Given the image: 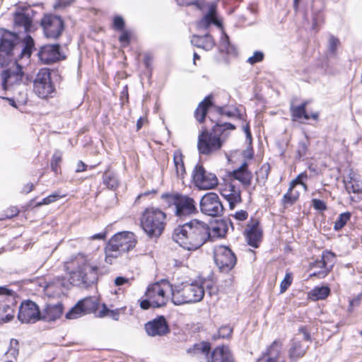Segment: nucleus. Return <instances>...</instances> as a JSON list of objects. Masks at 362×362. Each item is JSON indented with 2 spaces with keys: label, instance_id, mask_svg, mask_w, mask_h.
Masks as SVG:
<instances>
[{
  "label": "nucleus",
  "instance_id": "nucleus-41",
  "mask_svg": "<svg viewBox=\"0 0 362 362\" xmlns=\"http://www.w3.org/2000/svg\"><path fill=\"white\" fill-rule=\"evenodd\" d=\"M351 218V213L345 212L339 214L334 222V228L335 230H341Z\"/></svg>",
  "mask_w": 362,
  "mask_h": 362
},
{
  "label": "nucleus",
  "instance_id": "nucleus-16",
  "mask_svg": "<svg viewBox=\"0 0 362 362\" xmlns=\"http://www.w3.org/2000/svg\"><path fill=\"white\" fill-rule=\"evenodd\" d=\"M214 261L221 272H228L235 267L237 259L229 247L218 245L214 249Z\"/></svg>",
  "mask_w": 362,
  "mask_h": 362
},
{
  "label": "nucleus",
  "instance_id": "nucleus-48",
  "mask_svg": "<svg viewBox=\"0 0 362 362\" xmlns=\"http://www.w3.org/2000/svg\"><path fill=\"white\" fill-rule=\"evenodd\" d=\"M345 188L348 193H361L362 188L359 184H354L351 181L345 182Z\"/></svg>",
  "mask_w": 362,
  "mask_h": 362
},
{
  "label": "nucleus",
  "instance_id": "nucleus-19",
  "mask_svg": "<svg viewBox=\"0 0 362 362\" xmlns=\"http://www.w3.org/2000/svg\"><path fill=\"white\" fill-rule=\"evenodd\" d=\"M41 25L47 38H58L64 30V21L61 17L57 16H45L42 19Z\"/></svg>",
  "mask_w": 362,
  "mask_h": 362
},
{
  "label": "nucleus",
  "instance_id": "nucleus-38",
  "mask_svg": "<svg viewBox=\"0 0 362 362\" xmlns=\"http://www.w3.org/2000/svg\"><path fill=\"white\" fill-rule=\"evenodd\" d=\"M295 187V182H291L288 188V192L284 195L282 198V204L285 207L288 205L293 204L298 198V192H293V189Z\"/></svg>",
  "mask_w": 362,
  "mask_h": 362
},
{
  "label": "nucleus",
  "instance_id": "nucleus-14",
  "mask_svg": "<svg viewBox=\"0 0 362 362\" xmlns=\"http://www.w3.org/2000/svg\"><path fill=\"white\" fill-rule=\"evenodd\" d=\"M99 307V303L95 297H88L80 300L66 314L67 319H76L90 313L96 315Z\"/></svg>",
  "mask_w": 362,
  "mask_h": 362
},
{
  "label": "nucleus",
  "instance_id": "nucleus-20",
  "mask_svg": "<svg viewBox=\"0 0 362 362\" xmlns=\"http://www.w3.org/2000/svg\"><path fill=\"white\" fill-rule=\"evenodd\" d=\"M59 49L60 45L59 44L45 45L41 47L37 55L43 64H52L62 59H64Z\"/></svg>",
  "mask_w": 362,
  "mask_h": 362
},
{
  "label": "nucleus",
  "instance_id": "nucleus-29",
  "mask_svg": "<svg viewBox=\"0 0 362 362\" xmlns=\"http://www.w3.org/2000/svg\"><path fill=\"white\" fill-rule=\"evenodd\" d=\"M211 24L218 27L221 26L220 22L216 17V6L214 5L209 7L207 13L197 23V28L199 29H207Z\"/></svg>",
  "mask_w": 362,
  "mask_h": 362
},
{
  "label": "nucleus",
  "instance_id": "nucleus-59",
  "mask_svg": "<svg viewBox=\"0 0 362 362\" xmlns=\"http://www.w3.org/2000/svg\"><path fill=\"white\" fill-rule=\"evenodd\" d=\"M13 294V291L11 289L7 288L4 286H0V295L4 296H12Z\"/></svg>",
  "mask_w": 362,
  "mask_h": 362
},
{
  "label": "nucleus",
  "instance_id": "nucleus-5",
  "mask_svg": "<svg viewBox=\"0 0 362 362\" xmlns=\"http://www.w3.org/2000/svg\"><path fill=\"white\" fill-rule=\"evenodd\" d=\"M136 244L135 235L130 231H122L112 236L105 247V262L112 264L122 253L133 249Z\"/></svg>",
  "mask_w": 362,
  "mask_h": 362
},
{
  "label": "nucleus",
  "instance_id": "nucleus-64",
  "mask_svg": "<svg viewBox=\"0 0 362 362\" xmlns=\"http://www.w3.org/2000/svg\"><path fill=\"white\" fill-rule=\"evenodd\" d=\"M105 233H97L91 236L92 240H104L105 238Z\"/></svg>",
  "mask_w": 362,
  "mask_h": 362
},
{
  "label": "nucleus",
  "instance_id": "nucleus-43",
  "mask_svg": "<svg viewBox=\"0 0 362 362\" xmlns=\"http://www.w3.org/2000/svg\"><path fill=\"white\" fill-rule=\"evenodd\" d=\"M132 36V30H122V34L119 37V41L124 47L128 46L130 43Z\"/></svg>",
  "mask_w": 362,
  "mask_h": 362
},
{
  "label": "nucleus",
  "instance_id": "nucleus-4",
  "mask_svg": "<svg viewBox=\"0 0 362 362\" xmlns=\"http://www.w3.org/2000/svg\"><path fill=\"white\" fill-rule=\"evenodd\" d=\"M235 129V125L230 123L218 122L212 127L211 131H208L206 129L202 130L198 136L197 141L199 153L209 156L218 151L228 136L226 131Z\"/></svg>",
  "mask_w": 362,
  "mask_h": 362
},
{
  "label": "nucleus",
  "instance_id": "nucleus-42",
  "mask_svg": "<svg viewBox=\"0 0 362 362\" xmlns=\"http://www.w3.org/2000/svg\"><path fill=\"white\" fill-rule=\"evenodd\" d=\"M62 160V152L57 150L52 155L51 160V168L55 173H58L60 168V163Z\"/></svg>",
  "mask_w": 362,
  "mask_h": 362
},
{
  "label": "nucleus",
  "instance_id": "nucleus-32",
  "mask_svg": "<svg viewBox=\"0 0 362 362\" xmlns=\"http://www.w3.org/2000/svg\"><path fill=\"white\" fill-rule=\"evenodd\" d=\"M13 305L5 301H0V324L8 322L14 317Z\"/></svg>",
  "mask_w": 362,
  "mask_h": 362
},
{
  "label": "nucleus",
  "instance_id": "nucleus-18",
  "mask_svg": "<svg viewBox=\"0 0 362 362\" xmlns=\"http://www.w3.org/2000/svg\"><path fill=\"white\" fill-rule=\"evenodd\" d=\"M18 319L22 323H35L41 320L38 305L30 300L23 301L19 307Z\"/></svg>",
  "mask_w": 362,
  "mask_h": 362
},
{
  "label": "nucleus",
  "instance_id": "nucleus-57",
  "mask_svg": "<svg viewBox=\"0 0 362 362\" xmlns=\"http://www.w3.org/2000/svg\"><path fill=\"white\" fill-rule=\"evenodd\" d=\"M140 306L143 310H147L150 307H153V303L151 300L147 298V299L141 301Z\"/></svg>",
  "mask_w": 362,
  "mask_h": 362
},
{
  "label": "nucleus",
  "instance_id": "nucleus-45",
  "mask_svg": "<svg viewBox=\"0 0 362 362\" xmlns=\"http://www.w3.org/2000/svg\"><path fill=\"white\" fill-rule=\"evenodd\" d=\"M103 310L98 312V314L97 315L98 317H103L110 314L115 320H119V313L117 310H110L105 304L103 305Z\"/></svg>",
  "mask_w": 362,
  "mask_h": 362
},
{
  "label": "nucleus",
  "instance_id": "nucleus-9",
  "mask_svg": "<svg viewBox=\"0 0 362 362\" xmlns=\"http://www.w3.org/2000/svg\"><path fill=\"white\" fill-rule=\"evenodd\" d=\"M311 341L310 333L304 327H300L288 344V357L291 362H296L306 354Z\"/></svg>",
  "mask_w": 362,
  "mask_h": 362
},
{
  "label": "nucleus",
  "instance_id": "nucleus-15",
  "mask_svg": "<svg viewBox=\"0 0 362 362\" xmlns=\"http://www.w3.org/2000/svg\"><path fill=\"white\" fill-rule=\"evenodd\" d=\"M202 213L210 216H220L223 212V206L219 197L214 192L204 194L199 202Z\"/></svg>",
  "mask_w": 362,
  "mask_h": 362
},
{
  "label": "nucleus",
  "instance_id": "nucleus-54",
  "mask_svg": "<svg viewBox=\"0 0 362 362\" xmlns=\"http://www.w3.org/2000/svg\"><path fill=\"white\" fill-rule=\"evenodd\" d=\"M312 204L315 209L318 211H325L327 209L325 203L317 199H312Z\"/></svg>",
  "mask_w": 362,
  "mask_h": 362
},
{
  "label": "nucleus",
  "instance_id": "nucleus-40",
  "mask_svg": "<svg viewBox=\"0 0 362 362\" xmlns=\"http://www.w3.org/2000/svg\"><path fill=\"white\" fill-rule=\"evenodd\" d=\"M228 231V227L227 223L226 221H221L218 222L216 223V226L213 227L212 230H211V239L213 238L216 237H223Z\"/></svg>",
  "mask_w": 362,
  "mask_h": 362
},
{
  "label": "nucleus",
  "instance_id": "nucleus-55",
  "mask_svg": "<svg viewBox=\"0 0 362 362\" xmlns=\"http://www.w3.org/2000/svg\"><path fill=\"white\" fill-rule=\"evenodd\" d=\"M248 214L245 210H240L236 211L235 214L233 216V218L236 221H243L247 218Z\"/></svg>",
  "mask_w": 362,
  "mask_h": 362
},
{
  "label": "nucleus",
  "instance_id": "nucleus-52",
  "mask_svg": "<svg viewBox=\"0 0 362 362\" xmlns=\"http://www.w3.org/2000/svg\"><path fill=\"white\" fill-rule=\"evenodd\" d=\"M264 58V54L262 52L256 51L253 55L247 59V62L250 64H255L257 62L262 61Z\"/></svg>",
  "mask_w": 362,
  "mask_h": 362
},
{
  "label": "nucleus",
  "instance_id": "nucleus-39",
  "mask_svg": "<svg viewBox=\"0 0 362 362\" xmlns=\"http://www.w3.org/2000/svg\"><path fill=\"white\" fill-rule=\"evenodd\" d=\"M310 146V141L307 136L300 141H299L296 149V159L300 160L303 158L308 151V146Z\"/></svg>",
  "mask_w": 362,
  "mask_h": 362
},
{
  "label": "nucleus",
  "instance_id": "nucleus-44",
  "mask_svg": "<svg viewBox=\"0 0 362 362\" xmlns=\"http://www.w3.org/2000/svg\"><path fill=\"white\" fill-rule=\"evenodd\" d=\"M293 281V276L291 273H286L284 279L280 284V293H284L288 288L291 286Z\"/></svg>",
  "mask_w": 362,
  "mask_h": 362
},
{
  "label": "nucleus",
  "instance_id": "nucleus-12",
  "mask_svg": "<svg viewBox=\"0 0 362 362\" xmlns=\"http://www.w3.org/2000/svg\"><path fill=\"white\" fill-rule=\"evenodd\" d=\"M55 90L51 79V73L48 69H41L33 80V91L40 98L52 97Z\"/></svg>",
  "mask_w": 362,
  "mask_h": 362
},
{
  "label": "nucleus",
  "instance_id": "nucleus-30",
  "mask_svg": "<svg viewBox=\"0 0 362 362\" xmlns=\"http://www.w3.org/2000/svg\"><path fill=\"white\" fill-rule=\"evenodd\" d=\"M212 95H209L206 96L198 105L197 109L194 111V117L199 122H204L209 107H212Z\"/></svg>",
  "mask_w": 362,
  "mask_h": 362
},
{
  "label": "nucleus",
  "instance_id": "nucleus-6",
  "mask_svg": "<svg viewBox=\"0 0 362 362\" xmlns=\"http://www.w3.org/2000/svg\"><path fill=\"white\" fill-rule=\"evenodd\" d=\"M166 218V214L160 209L146 208L141 216V227L148 238H157L165 230Z\"/></svg>",
  "mask_w": 362,
  "mask_h": 362
},
{
  "label": "nucleus",
  "instance_id": "nucleus-2",
  "mask_svg": "<svg viewBox=\"0 0 362 362\" xmlns=\"http://www.w3.org/2000/svg\"><path fill=\"white\" fill-rule=\"evenodd\" d=\"M65 267L69 272V279L58 276L49 284V289L57 288V294L64 293V288H69L70 285L82 288H88L97 283L99 275L108 271L100 267L90 255L78 253L66 263Z\"/></svg>",
  "mask_w": 362,
  "mask_h": 362
},
{
  "label": "nucleus",
  "instance_id": "nucleus-1",
  "mask_svg": "<svg viewBox=\"0 0 362 362\" xmlns=\"http://www.w3.org/2000/svg\"><path fill=\"white\" fill-rule=\"evenodd\" d=\"M34 40L30 35H26L22 44L18 43L16 33H8L0 41V68L12 64V66L1 74L2 87L7 91L15 92L22 83L28 82L23 66L18 60L24 57L29 59L34 48Z\"/></svg>",
  "mask_w": 362,
  "mask_h": 362
},
{
  "label": "nucleus",
  "instance_id": "nucleus-10",
  "mask_svg": "<svg viewBox=\"0 0 362 362\" xmlns=\"http://www.w3.org/2000/svg\"><path fill=\"white\" fill-rule=\"evenodd\" d=\"M211 346L208 342L197 344L193 349H189L188 353L201 355L207 359L206 362H233V358L227 347H216L209 357Z\"/></svg>",
  "mask_w": 362,
  "mask_h": 362
},
{
  "label": "nucleus",
  "instance_id": "nucleus-28",
  "mask_svg": "<svg viewBox=\"0 0 362 362\" xmlns=\"http://www.w3.org/2000/svg\"><path fill=\"white\" fill-rule=\"evenodd\" d=\"M63 313V307L61 303L55 305H47L45 308L41 319L45 321H55L59 319Z\"/></svg>",
  "mask_w": 362,
  "mask_h": 362
},
{
  "label": "nucleus",
  "instance_id": "nucleus-8",
  "mask_svg": "<svg viewBox=\"0 0 362 362\" xmlns=\"http://www.w3.org/2000/svg\"><path fill=\"white\" fill-rule=\"evenodd\" d=\"M161 199L168 206H175V215L181 219L195 215L198 212L194 199L187 195L165 193L161 195Z\"/></svg>",
  "mask_w": 362,
  "mask_h": 362
},
{
  "label": "nucleus",
  "instance_id": "nucleus-63",
  "mask_svg": "<svg viewBox=\"0 0 362 362\" xmlns=\"http://www.w3.org/2000/svg\"><path fill=\"white\" fill-rule=\"evenodd\" d=\"M33 187H34V185L32 183H28L27 185H25L23 187L22 191L23 193L28 194L33 190Z\"/></svg>",
  "mask_w": 362,
  "mask_h": 362
},
{
  "label": "nucleus",
  "instance_id": "nucleus-17",
  "mask_svg": "<svg viewBox=\"0 0 362 362\" xmlns=\"http://www.w3.org/2000/svg\"><path fill=\"white\" fill-rule=\"evenodd\" d=\"M335 255L330 251L322 252L320 259H317L310 263L311 270H314L310 274V276H317L320 279L325 278L332 270L334 264Z\"/></svg>",
  "mask_w": 362,
  "mask_h": 362
},
{
  "label": "nucleus",
  "instance_id": "nucleus-58",
  "mask_svg": "<svg viewBox=\"0 0 362 362\" xmlns=\"http://www.w3.org/2000/svg\"><path fill=\"white\" fill-rule=\"evenodd\" d=\"M180 6L197 5V1L194 0H176Z\"/></svg>",
  "mask_w": 362,
  "mask_h": 362
},
{
  "label": "nucleus",
  "instance_id": "nucleus-11",
  "mask_svg": "<svg viewBox=\"0 0 362 362\" xmlns=\"http://www.w3.org/2000/svg\"><path fill=\"white\" fill-rule=\"evenodd\" d=\"M173 288L174 284H172L168 281L165 280L149 286L145 295L151 300L153 308H160L165 306L168 301V297L165 294L168 291H170L171 300H173Z\"/></svg>",
  "mask_w": 362,
  "mask_h": 362
},
{
  "label": "nucleus",
  "instance_id": "nucleus-47",
  "mask_svg": "<svg viewBox=\"0 0 362 362\" xmlns=\"http://www.w3.org/2000/svg\"><path fill=\"white\" fill-rule=\"evenodd\" d=\"M317 4L321 5V2L320 1H313V7H314V6ZM320 10H321V8H319V9H317V10L314 9V8H312V15H313V26H312V28L313 30L316 29L317 22L320 20L319 13H320Z\"/></svg>",
  "mask_w": 362,
  "mask_h": 362
},
{
  "label": "nucleus",
  "instance_id": "nucleus-25",
  "mask_svg": "<svg viewBox=\"0 0 362 362\" xmlns=\"http://www.w3.org/2000/svg\"><path fill=\"white\" fill-rule=\"evenodd\" d=\"M231 177L240 182L243 186L249 187L251 185L252 175L248 170V164L245 161L237 169L231 173Z\"/></svg>",
  "mask_w": 362,
  "mask_h": 362
},
{
  "label": "nucleus",
  "instance_id": "nucleus-46",
  "mask_svg": "<svg viewBox=\"0 0 362 362\" xmlns=\"http://www.w3.org/2000/svg\"><path fill=\"white\" fill-rule=\"evenodd\" d=\"M339 43V40L338 38L333 35H330L328 40V51L334 54Z\"/></svg>",
  "mask_w": 362,
  "mask_h": 362
},
{
  "label": "nucleus",
  "instance_id": "nucleus-49",
  "mask_svg": "<svg viewBox=\"0 0 362 362\" xmlns=\"http://www.w3.org/2000/svg\"><path fill=\"white\" fill-rule=\"evenodd\" d=\"M125 22L122 17L117 16L114 18L113 21V28L115 30L122 31L124 29Z\"/></svg>",
  "mask_w": 362,
  "mask_h": 362
},
{
  "label": "nucleus",
  "instance_id": "nucleus-23",
  "mask_svg": "<svg viewBox=\"0 0 362 362\" xmlns=\"http://www.w3.org/2000/svg\"><path fill=\"white\" fill-rule=\"evenodd\" d=\"M245 235L247 243L253 247H257L261 241L262 232L259 228V221L255 219H251L247 224L245 230Z\"/></svg>",
  "mask_w": 362,
  "mask_h": 362
},
{
  "label": "nucleus",
  "instance_id": "nucleus-51",
  "mask_svg": "<svg viewBox=\"0 0 362 362\" xmlns=\"http://www.w3.org/2000/svg\"><path fill=\"white\" fill-rule=\"evenodd\" d=\"M216 108L219 115H226L229 118L235 117L238 113V110L236 109L233 110H226L223 107L219 106L216 107Z\"/></svg>",
  "mask_w": 362,
  "mask_h": 362
},
{
  "label": "nucleus",
  "instance_id": "nucleus-3",
  "mask_svg": "<svg viewBox=\"0 0 362 362\" xmlns=\"http://www.w3.org/2000/svg\"><path fill=\"white\" fill-rule=\"evenodd\" d=\"M209 226L202 221L192 219L175 228L173 238L187 250H197L211 239Z\"/></svg>",
  "mask_w": 362,
  "mask_h": 362
},
{
  "label": "nucleus",
  "instance_id": "nucleus-35",
  "mask_svg": "<svg viewBox=\"0 0 362 362\" xmlns=\"http://www.w3.org/2000/svg\"><path fill=\"white\" fill-rule=\"evenodd\" d=\"M221 53L233 54H235V48L229 41V37L223 32L218 46Z\"/></svg>",
  "mask_w": 362,
  "mask_h": 362
},
{
  "label": "nucleus",
  "instance_id": "nucleus-24",
  "mask_svg": "<svg viewBox=\"0 0 362 362\" xmlns=\"http://www.w3.org/2000/svg\"><path fill=\"white\" fill-rule=\"evenodd\" d=\"M221 195L228 202L231 209L242 202L241 191L233 183L226 185V189L221 191Z\"/></svg>",
  "mask_w": 362,
  "mask_h": 362
},
{
  "label": "nucleus",
  "instance_id": "nucleus-60",
  "mask_svg": "<svg viewBox=\"0 0 362 362\" xmlns=\"http://www.w3.org/2000/svg\"><path fill=\"white\" fill-rule=\"evenodd\" d=\"M86 167H87V165L83 162L80 160V161H78V163L77 164L76 172H77V173L83 172L86 170Z\"/></svg>",
  "mask_w": 362,
  "mask_h": 362
},
{
  "label": "nucleus",
  "instance_id": "nucleus-50",
  "mask_svg": "<svg viewBox=\"0 0 362 362\" xmlns=\"http://www.w3.org/2000/svg\"><path fill=\"white\" fill-rule=\"evenodd\" d=\"M59 197H60V196L58 194H56V193L50 194L49 196L44 198L42 202H38L36 204V206H40L42 205L49 204L57 201Z\"/></svg>",
  "mask_w": 362,
  "mask_h": 362
},
{
  "label": "nucleus",
  "instance_id": "nucleus-56",
  "mask_svg": "<svg viewBox=\"0 0 362 362\" xmlns=\"http://www.w3.org/2000/svg\"><path fill=\"white\" fill-rule=\"evenodd\" d=\"M71 3V0H57L54 4V8H64Z\"/></svg>",
  "mask_w": 362,
  "mask_h": 362
},
{
  "label": "nucleus",
  "instance_id": "nucleus-53",
  "mask_svg": "<svg viewBox=\"0 0 362 362\" xmlns=\"http://www.w3.org/2000/svg\"><path fill=\"white\" fill-rule=\"evenodd\" d=\"M233 329L230 326H223L221 327L218 332L219 338H228L232 334Z\"/></svg>",
  "mask_w": 362,
  "mask_h": 362
},
{
  "label": "nucleus",
  "instance_id": "nucleus-62",
  "mask_svg": "<svg viewBox=\"0 0 362 362\" xmlns=\"http://www.w3.org/2000/svg\"><path fill=\"white\" fill-rule=\"evenodd\" d=\"M10 211H11V213L9 214L6 215L7 218H11L13 216H17L19 213V210L18 209L17 207H15V206L11 207L10 209Z\"/></svg>",
  "mask_w": 362,
  "mask_h": 362
},
{
  "label": "nucleus",
  "instance_id": "nucleus-36",
  "mask_svg": "<svg viewBox=\"0 0 362 362\" xmlns=\"http://www.w3.org/2000/svg\"><path fill=\"white\" fill-rule=\"evenodd\" d=\"M173 160L177 177H183L185 174V168L183 162V156L180 151H176L174 152Z\"/></svg>",
  "mask_w": 362,
  "mask_h": 362
},
{
  "label": "nucleus",
  "instance_id": "nucleus-27",
  "mask_svg": "<svg viewBox=\"0 0 362 362\" xmlns=\"http://www.w3.org/2000/svg\"><path fill=\"white\" fill-rule=\"evenodd\" d=\"M191 43L193 46L206 51L211 50L215 46L214 38L209 34L202 36L194 35L191 38Z\"/></svg>",
  "mask_w": 362,
  "mask_h": 362
},
{
  "label": "nucleus",
  "instance_id": "nucleus-21",
  "mask_svg": "<svg viewBox=\"0 0 362 362\" xmlns=\"http://www.w3.org/2000/svg\"><path fill=\"white\" fill-rule=\"evenodd\" d=\"M33 11L29 6H23L18 7L14 13V25L16 27L23 28L25 33L31 31L32 17Z\"/></svg>",
  "mask_w": 362,
  "mask_h": 362
},
{
  "label": "nucleus",
  "instance_id": "nucleus-33",
  "mask_svg": "<svg viewBox=\"0 0 362 362\" xmlns=\"http://www.w3.org/2000/svg\"><path fill=\"white\" fill-rule=\"evenodd\" d=\"M307 102H304L302 104L294 106L293 105L290 107V111L291 113L292 119L293 121H299L302 118L308 120L310 119V115L306 112Z\"/></svg>",
  "mask_w": 362,
  "mask_h": 362
},
{
  "label": "nucleus",
  "instance_id": "nucleus-31",
  "mask_svg": "<svg viewBox=\"0 0 362 362\" xmlns=\"http://www.w3.org/2000/svg\"><path fill=\"white\" fill-rule=\"evenodd\" d=\"M103 183L109 189H116L119 185L117 174L110 169L106 170L103 175Z\"/></svg>",
  "mask_w": 362,
  "mask_h": 362
},
{
  "label": "nucleus",
  "instance_id": "nucleus-13",
  "mask_svg": "<svg viewBox=\"0 0 362 362\" xmlns=\"http://www.w3.org/2000/svg\"><path fill=\"white\" fill-rule=\"evenodd\" d=\"M194 185L199 189H214L218 184V180L214 173L208 172L201 164L195 165L192 172Z\"/></svg>",
  "mask_w": 362,
  "mask_h": 362
},
{
  "label": "nucleus",
  "instance_id": "nucleus-22",
  "mask_svg": "<svg viewBox=\"0 0 362 362\" xmlns=\"http://www.w3.org/2000/svg\"><path fill=\"white\" fill-rule=\"evenodd\" d=\"M145 329L148 336H163L170 332L168 324L163 316H159L145 325Z\"/></svg>",
  "mask_w": 362,
  "mask_h": 362
},
{
  "label": "nucleus",
  "instance_id": "nucleus-37",
  "mask_svg": "<svg viewBox=\"0 0 362 362\" xmlns=\"http://www.w3.org/2000/svg\"><path fill=\"white\" fill-rule=\"evenodd\" d=\"M330 293L328 286L315 287L309 293V296L314 300H322L327 298Z\"/></svg>",
  "mask_w": 362,
  "mask_h": 362
},
{
  "label": "nucleus",
  "instance_id": "nucleus-7",
  "mask_svg": "<svg viewBox=\"0 0 362 362\" xmlns=\"http://www.w3.org/2000/svg\"><path fill=\"white\" fill-rule=\"evenodd\" d=\"M204 296V287L196 282L174 284L173 288V303L177 305L200 302Z\"/></svg>",
  "mask_w": 362,
  "mask_h": 362
},
{
  "label": "nucleus",
  "instance_id": "nucleus-61",
  "mask_svg": "<svg viewBox=\"0 0 362 362\" xmlns=\"http://www.w3.org/2000/svg\"><path fill=\"white\" fill-rule=\"evenodd\" d=\"M127 279L122 276H117L115 280V284L116 286H121L127 282Z\"/></svg>",
  "mask_w": 362,
  "mask_h": 362
},
{
  "label": "nucleus",
  "instance_id": "nucleus-26",
  "mask_svg": "<svg viewBox=\"0 0 362 362\" xmlns=\"http://www.w3.org/2000/svg\"><path fill=\"white\" fill-rule=\"evenodd\" d=\"M281 341L279 340H275L268 348L266 354L257 359V362H277V359L281 352Z\"/></svg>",
  "mask_w": 362,
  "mask_h": 362
},
{
  "label": "nucleus",
  "instance_id": "nucleus-34",
  "mask_svg": "<svg viewBox=\"0 0 362 362\" xmlns=\"http://www.w3.org/2000/svg\"><path fill=\"white\" fill-rule=\"evenodd\" d=\"M18 355V341L15 339L10 341L9 348L4 354L5 362H14Z\"/></svg>",
  "mask_w": 362,
  "mask_h": 362
}]
</instances>
